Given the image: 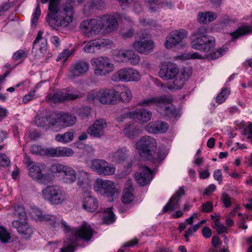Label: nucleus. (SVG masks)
<instances>
[{"label": "nucleus", "instance_id": "nucleus-35", "mask_svg": "<svg viewBox=\"0 0 252 252\" xmlns=\"http://www.w3.org/2000/svg\"><path fill=\"white\" fill-rule=\"evenodd\" d=\"M93 19H87L82 22L80 25L81 32L87 36H93Z\"/></svg>", "mask_w": 252, "mask_h": 252}, {"label": "nucleus", "instance_id": "nucleus-6", "mask_svg": "<svg viewBox=\"0 0 252 252\" xmlns=\"http://www.w3.org/2000/svg\"><path fill=\"white\" fill-rule=\"evenodd\" d=\"M119 92L113 88H104L98 91H92L88 95L89 100H98L103 104H115L117 103Z\"/></svg>", "mask_w": 252, "mask_h": 252}, {"label": "nucleus", "instance_id": "nucleus-19", "mask_svg": "<svg viewBox=\"0 0 252 252\" xmlns=\"http://www.w3.org/2000/svg\"><path fill=\"white\" fill-rule=\"evenodd\" d=\"M168 128L167 123L159 120L153 121L147 124L145 129L148 133L152 134H159L165 132Z\"/></svg>", "mask_w": 252, "mask_h": 252}, {"label": "nucleus", "instance_id": "nucleus-28", "mask_svg": "<svg viewBox=\"0 0 252 252\" xmlns=\"http://www.w3.org/2000/svg\"><path fill=\"white\" fill-rule=\"evenodd\" d=\"M132 119L138 121L140 123H146L151 119L152 113L145 109H138L131 111Z\"/></svg>", "mask_w": 252, "mask_h": 252}, {"label": "nucleus", "instance_id": "nucleus-63", "mask_svg": "<svg viewBox=\"0 0 252 252\" xmlns=\"http://www.w3.org/2000/svg\"><path fill=\"white\" fill-rule=\"evenodd\" d=\"M64 141L65 143L72 141L74 138V134L72 131L65 132L63 134Z\"/></svg>", "mask_w": 252, "mask_h": 252}, {"label": "nucleus", "instance_id": "nucleus-22", "mask_svg": "<svg viewBox=\"0 0 252 252\" xmlns=\"http://www.w3.org/2000/svg\"><path fill=\"white\" fill-rule=\"evenodd\" d=\"M103 29L106 32H110L116 30L118 27L116 14L114 15L106 14L100 17Z\"/></svg>", "mask_w": 252, "mask_h": 252}, {"label": "nucleus", "instance_id": "nucleus-32", "mask_svg": "<svg viewBox=\"0 0 252 252\" xmlns=\"http://www.w3.org/2000/svg\"><path fill=\"white\" fill-rule=\"evenodd\" d=\"M50 153L52 154L51 157H70L74 154L73 151L67 147H57L56 148H52L50 150Z\"/></svg>", "mask_w": 252, "mask_h": 252}, {"label": "nucleus", "instance_id": "nucleus-12", "mask_svg": "<svg viewBox=\"0 0 252 252\" xmlns=\"http://www.w3.org/2000/svg\"><path fill=\"white\" fill-rule=\"evenodd\" d=\"M140 78L141 75L139 72L131 67L122 68L111 76V80L116 82L138 81Z\"/></svg>", "mask_w": 252, "mask_h": 252}, {"label": "nucleus", "instance_id": "nucleus-34", "mask_svg": "<svg viewBox=\"0 0 252 252\" xmlns=\"http://www.w3.org/2000/svg\"><path fill=\"white\" fill-rule=\"evenodd\" d=\"M46 100L51 103L63 102L64 101V92L57 91L53 93H49L47 95Z\"/></svg>", "mask_w": 252, "mask_h": 252}, {"label": "nucleus", "instance_id": "nucleus-58", "mask_svg": "<svg viewBox=\"0 0 252 252\" xmlns=\"http://www.w3.org/2000/svg\"><path fill=\"white\" fill-rule=\"evenodd\" d=\"M138 242V240L137 239L135 238L132 240H130L126 243L122 248H124V249H120L118 251V252H127V250L126 249V247H132L134 245L137 244Z\"/></svg>", "mask_w": 252, "mask_h": 252}, {"label": "nucleus", "instance_id": "nucleus-64", "mask_svg": "<svg viewBox=\"0 0 252 252\" xmlns=\"http://www.w3.org/2000/svg\"><path fill=\"white\" fill-rule=\"evenodd\" d=\"M102 0H91L90 5L92 8H99L103 6Z\"/></svg>", "mask_w": 252, "mask_h": 252}, {"label": "nucleus", "instance_id": "nucleus-4", "mask_svg": "<svg viewBox=\"0 0 252 252\" xmlns=\"http://www.w3.org/2000/svg\"><path fill=\"white\" fill-rule=\"evenodd\" d=\"M207 29L204 26H200L192 33L194 36H197L191 42V46L195 50L209 52L214 46L215 38L210 36L206 35Z\"/></svg>", "mask_w": 252, "mask_h": 252}, {"label": "nucleus", "instance_id": "nucleus-20", "mask_svg": "<svg viewBox=\"0 0 252 252\" xmlns=\"http://www.w3.org/2000/svg\"><path fill=\"white\" fill-rule=\"evenodd\" d=\"M109 42L108 39L104 38L94 39L85 45L83 47V50L87 53H94L108 45Z\"/></svg>", "mask_w": 252, "mask_h": 252}, {"label": "nucleus", "instance_id": "nucleus-42", "mask_svg": "<svg viewBox=\"0 0 252 252\" xmlns=\"http://www.w3.org/2000/svg\"><path fill=\"white\" fill-rule=\"evenodd\" d=\"M93 36L98 34L103 29V25L102 23L100 17L97 19H93Z\"/></svg>", "mask_w": 252, "mask_h": 252}, {"label": "nucleus", "instance_id": "nucleus-49", "mask_svg": "<svg viewBox=\"0 0 252 252\" xmlns=\"http://www.w3.org/2000/svg\"><path fill=\"white\" fill-rule=\"evenodd\" d=\"M145 2L148 3L149 8L152 11H156L162 3L161 0H145Z\"/></svg>", "mask_w": 252, "mask_h": 252}, {"label": "nucleus", "instance_id": "nucleus-37", "mask_svg": "<svg viewBox=\"0 0 252 252\" xmlns=\"http://www.w3.org/2000/svg\"><path fill=\"white\" fill-rule=\"evenodd\" d=\"M13 216L18 219L17 220H28L24 208L20 204H15L14 206Z\"/></svg>", "mask_w": 252, "mask_h": 252}, {"label": "nucleus", "instance_id": "nucleus-14", "mask_svg": "<svg viewBox=\"0 0 252 252\" xmlns=\"http://www.w3.org/2000/svg\"><path fill=\"white\" fill-rule=\"evenodd\" d=\"M89 67L90 65L87 62L77 61L70 66L67 76L70 79H74L84 75L88 71Z\"/></svg>", "mask_w": 252, "mask_h": 252}, {"label": "nucleus", "instance_id": "nucleus-51", "mask_svg": "<svg viewBox=\"0 0 252 252\" xmlns=\"http://www.w3.org/2000/svg\"><path fill=\"white\" fill-rule=\"evenodd\" d=\"M41 14V11L40 9L39 4L38 3L36 5L35 10L33 14V17L32 20V26L33 27H35L37 23L39 16Z\"/></svg>", "mask_w": 252, "mask_h": 252}, {"label": "nucleus", "instance_id": "nucleus-11", "mask_svg": "<svg viewBox=\"0 0 252 252\" xmlns=\"http://www.w3.org/2000/svg\"><path fill=\"white\" fill-rule=\"evenodd\" d=\"M94 189L96 192L111 198L110 200H113L118 193L115 185L113 182L102 179L96 180L94 185Z\"/></svg>", "mask_w": 252, "mask_h": 252}, {"label": "nucleus", "instance_id": "nucleus-36", "mask_svg": "<svg viewBox=\"0 0 252 252\" xmlns=\"http://www.w3.org/2000/svg\"><path fill=\"white\" fill-rule=\"evenodd\" d=\"M52 148H43L41 146L37 145H33L31 148V153L33 154L41 156H48L51 157L52 154L50 153V150Z\"/></svg>", "mask_w": 252, "mask_h": 252}, {"label": "nucleus", "instance_id": "nucleus-15", "mask_svg": "<svg viewBox=\"0 0 252 252\" xmlns=\"http://www.w3.org/2000/svg\"><path fill=\"white\" fill-rule=\"evenodd\" d=\"M187 36V32L183 29L173 31L166 38L164 45L166 48H171L180 43Z\"/></svg>", "mask_w": 252, "mask_h": 252}, {"label": "nucleus", "instance_id": "nucleus-10", "mask_svg": "<svg viewBox=\"0 0 252 252\" xmlns=\"http://www.w3.org/2000/svg\"><path fill=\"white\" fill-rule=\"evenodd\" d=\"M94 73L96 76H103L113 71L114 69V64L106 57L94 58L91 61Z\"/></svg>", "mask_w": 252, "mask_h": 252}, {"label": "nucleus", "instance_id": "nucleus-21", "mask_svg": "<svg viewBox=\"0 0 252 252\" xmlns=\"http://www.w3.org/2000/svg\"><path fill=\"white\" fill-rule=\"evenodd\" d=\"M28 220H13L12 226L15 228L19 234L22 235L25 239L29 238L33 231L27 222Z\"/></svg>", "mask_w": 252, "mask_h": 252}, {"label": "nucleus", "instance_id": "nucleus-61", "mask_svg": "<svg viewBox=\"0 0 252 252\" xmlns=\"http://www.w3.org/2000/svg\"><path fill=\"white\" fill-rule=\"evenodd\" d=\"M202 211L204 213H209L213 211V204L211 202L207 201L201 206Z\"/></svg>", "mask_w": 252, "mask_h": 252}, {"label": "nucleus", "instance_id": "nucleus-31", "mask_svg": "<svg viewBox=\"0 0 252 252\" xmlns=\"http://www.w3.org/2000/svg\"><path fill=\"white\" fill-rule=\"evenodd\" d=\"M62 179L66 184H72L76 181L77 173L72 167L67 166L63 173Z\"/></svg>", "mask_w": 252, "mask_h": 252}, {"label": "nucleus", "instance_id": "nucleus-38", "mask_svg": "<svg viewBox=\"0 0 252 252\" xmlns=\"http://www.w3.org/2000/svg\"><path fill=\"white\" fill-rule=\"evenodd\" d=\"M90 179L89 175L85 171H82L79 172L77 185L82 188H87L89 186Z\"/></svg>", "mask_w": 252, "mask_h": 252}, {"label": "nucleus", "instance_id": "nucleus-7", "mask_svg": "<svg viewBox=\"0 0 252 252\" xmlns=\"http://www.w3.org/2000/svg\"><path fill=\"white\" fill-rule=\"evenodd\" d=\"M32 214V216L34 217L35 219L39 221L46 222L53 227H55L61 225L62 228L63 229L64 231L71 232L73 236H74V231L80 228L82 226L81 225L78 228L71 229L65 221L62 220L60 223V220L57 216L44 214L38 209H33Z\"/></svg>", "mask_w": 252, "mask_h": 252}, {"label": "nucleus", "instance_id": "nucleus-27", "mask_svg": "<svg viewBox=\"0 0 252 252\" xmlns=\"http://www.w3.org/2000/svg\"><path fill=\"white\" fill-rule=\"evenodd\" d=\"M53 120H55V117L51 115H37L35 118L34 122L37 126L47 130L51 127L55 128V125L53 124Z\"/></svg>", "mask_w": 252, "mask_h": 252}, {"label": "nucleus", "instance_id": "nucleus-18", "mask_svg": "<svg viewBox=\"0 0 252 252\" xmlns=\"http://www.w3.org/2000/svg\"><path fill=\"white\" fill-rule=\"evenodd\" d=\"M132 47L138 53L146 55L153 51L155 47V43L151 39H136L132 44Z\"/></svg>", "mask_w": 252, "mask_h": 252}, {"label": "nucleus", "instance_id": "nucleus-9", "mask_svg": "<svg viewBox=\"0 0 252 252\" xmlns=\"http://www.w3.org/2000/svg\"><path fill=\"white\" fill-rule=\"evenodd\" d=\"M157 146L156 140L153 137L148 135L141 137L136 144V148L139 155L145 158L148 157H151V154L154 153Z\"/></svg>", "mask_w": 252, "mask_h": 252}, {"label": "nucleus", "instance_id": "nucleus-1", "mask_svg": "<svg viewBox=\"0 0 252 252\" xmlns=\"http://www.w3.org/2000/svg\"><path fill=\"white\" fill-rule=\"evenodd\" d=\"M49 0H41L42 3H47ZM74 0H68L60 10L58 0H49L47 21L50 27L66 28L71 23L74 16L73 2Z\"/></svg>", "mask_w": 252, "mask_h": 252}, {"label": "nucleus", "instance_id": "nucleus-39", "mask_svg": "<svg viewBox=\"0 0 252 252\" xmlns=\"http://www.w3.org/2000/svg\"><path fill=\"white\" fill-rule=\"evenodd\" d=\"M84 94L77 90H74L71 91H67L64 92V101L74 100L79 98H82Z\"/></svg>", "mask_w": 252, "mask_h": 252}, {"label": "nucleus", "instance_id": "nucleus-57", "mask_svg": "<svg viewBox=\"0 0 252 252\" xmlns=\"http://www.w3.org/2000/svg\"><path fill=\"white\" fill-rule=\"evenodd\" d=\"M131 50H121L117 51L116 56L120 58H123L124 60L127 61Z\"/></svg>", "mask_w": 252, "mask_h": 252}, {"label": "nucleus", "instance_id": "nucleus-43", "mask_svg": "<svg viewBox=\"0 0 252 252\" xmlns=\"http://www.w3.org/2000/svg\"><path fill=\"white\" fill-rule=\"evenodd\" d=\"M103 216V221L106 224H110L115 220V215L111 211V208H107L105 210Z\"/></svg>", "mask_w": 252, "mask_h": 252}, {"label": "nucleus", "instance_id": "nucleus-62", "mask_svg": "<svg viewBox=\"0 0 252 252\" xmlns=\"http://www.w3.org/2000/svg\"><path fill=\"white\" fill-rule=\"evenodd\" d=\"M118 2L122 9H126L132 3L133 0H117Z\"/></svg>", "mask_w": 252, "mask_h": 252}, {"label": "nucleus", "instance_id": "nucleus-25", "mask_svg": "<svg viewBox=\"0 0 252 252\" xmlns=\"http://www.w3.org/2000/svg\"><path fill=\"white\" fill-rule=\"evenodd\" d=\"M153 177L152 171L147 166H142L140 173L135 174V178L141 186L148 184Z\"/></svg>", "mask_w": 252, "mask_h": 252}, {"label": "nucleus", "instance_id": "nucleus-59", "mask_svg": "<svg viewBox=\"0 0 252 252\" xmlns=\"http://www.w3.org/2000/svg\"><path fill=\"white\" fill-rule=\"evenodd\" d=\"M199 228V224H196L193 227H189L188 231H185L184 236L187 242L189 241V236L191 235L193 232H195Z\"/></svg>", "mask_w": 252, "mask_h": 252}, {"label": "nucleus", "instance_id": "nucleus-29", "mask_svg": "<svg viewBox=\"0 0 252 252\" xmlns=\"http://www.w3.org/2000/svg\"><path fill=\"white\" fill-rule=\"evenodd\" d=\"M128 152L125 148L118 149L111 153L109 158L116 163H124L128 158Z\"/></svg>", "mask_w": 252, "mask_h": 252}, {"label": "nucleus", "instance_id": "nucleus-40", "mask_svg": "<svg viewBox=\"0 0 252 252\" xmlns=\"http://www.w3.org/2000/svg\"><path fill=\"white\" fill-rule=\"evenodd\" d=\"M165 157V153L159 150L156 154L153 155V154H152L151 157H148L146 159L153 163H159L163 160Z\"/></svg>", "mask_w": 252, "mask_h": 252}, {"label": "nucleus", "instance_id": "nucleus-52", "mask_svg": "<svg viewBox=\"0 0 252 252\" xmlns=\"http://www.w3.org/2000/svg\"><path fill=\"white\" fill-rule=\"evenodd\" d=\"M66 166L61 164H54L51 166L50 171L55 173H63Z\"/></svg>", "mask_w": 252, "mask_h": 252}, {"label": "nucleus", "instance_id": "nucleus-50", "mask_svg": "<svg viewBox=\"0 0 252 252\" xmlns=\"http://www.w3.org/2000/svg\"><path fill=\"white\" fill-rule=\"evenodd\" d=\"M229 94V91L227 89H223L216 97V101L219 103H221L225 101Z\"/></svg>", "mask_w": 252, "mask_h": 252}, {"label": "nucleus", "instance_id": "nucleus-8", "mask_svg": "<svg viewBox=\"0 0 252 252\" xmlns=\"http://www.w3.org/2000/svg\"><path fill=\"white\" fill-rule=\"evenodd\" d=\"M43 199L53 205H59L66 200L65 191L58 186H49L42 190Z\"/></svg>", "mask_w": 252, "mask_h": 252}, {"label": "nucleus", "instance_id": "nucleus-5", "mask_svg": "<svg viewBox=\"0 0 252 252\" xmlns=\"http://www.w3.org/2000/svg\"><path fill=\"white\" fill-rule=\"evenodd\" d=\"M74 236L68 240L63 243V247L61 248V252H73L75 250L76 242L78 239H82L86 241H89L93 236V229L91 226L84 223L82 226L74 231Z\"/></svg>", "mask_w": 252, "mask_h": 252}, {"label": "nucleus", "instance_id": "nucleus-13", "mask_svg": "<svg viewBox=\"0 0 252 252\" xmlns=\"http://www.w3.org/2000/svg\"><path fill=\"white\" fill-rule=\"evenodd\" d=\"M91 169L101 176H110L115 173L116 168L113 164L104 159H94L91 160Z\"/></svg>", "mask_w": 252, "mask_h": 252}, {"label": "nucleus", "instance_id": "nucleus-56", "mask_svg": "<svg viewBox=\"0 0 252 252\" xmlns=\"http://www.w3.org/2000/svg\"><path fill=\"white\" fill-rule=\"evenodd\" d=\"M215 228L218 231L219 234H220L226 231V227L222 224L219 219L215 220Z\"/></svg>", "mask_w": 252, "mask_h": 252}, {"label": "nucleus", "instance_id": "nucleus-54", "mask_svg": "<svg viewBox=\"0 0 252 252\" xmlns=\"http://www.w3.org/2000/svg\"><path fill=\"white\" fill-rule=\"evenodd\" d=\"M10 238V234L2 227H0V240L3 243H6Z\"/></svg>", "mask_w": 252, "mask_h": 252}, {"label": "nucleus", "instance_id": "nucleus-2", "mask_svg": "<svg viewBox=\"0 0 252 252\" xmlns=\"http://www.w3.org/2000/svg\"><path fill=\"white\" fill-rule=\"evenodd\" d=\"M191 73L189 67L183 68L180 71L176 64L167 62L160 64L158 76L164 80H170L167 84V88L172 90L182 88Z\"/></svg>", "mask_w": 252, "mask_h": 252}, {"label": "nucleus", "instance_id": "nucleus-26", "mask_svg": "<svg viewBox=\"0 0 252 252\" xmlns=\"http://www.w3.org/2000/svg\"><path fill=\"white\" fill-rule=\"evenodd\" d=\"M29 174L39 183L46 184L49 181L47 175L42 173L41 168L37 165L33 164L29 167Z\"/></svg>", "mask_w": 252, "mask_h": 252}, {"label": "nucleus", "instance_id": "nucleus-55", "mask_svg": "<svg viewBox=\"0 0 252 252\" xmlns=\"http://www.w3.org/2000/svg\"><path fill=\"white\" fill-rule=\"evenodd\" d=\"M10 160L5 154L0 153V166L5 167L10 165Z\"/></svg>", "mask_w": 252, "mask_h": 252}, {"label": "nucleus", "instance_id": "nucleus-33", "mask_svg": "<svg viewBox=\"0 0 252 252\" xmlns=\"http://www.w3.org/2000/svg\"><path fill=\"white\" fill-rule=\"evenodd\" d=\"M217 17V14L213 12H199L197 14V20L200 23L206 24L214 20Z\"/></svg>", "mask_w": 252, "mask_h": 252}, {"label": "nucleus", "instance_id": "nucleus-45", "mask_svg": "<svg viewBox=\"0 0 252 252\" xmlns=\"http://www.w3.org/2000/svg\"><path fill=\"white\" fill-rule=\"evenodd\" d=\"M28 51L26 49L19 50L13 54L12 58L15 61H24L28 57Z\"/></svg>", "mask_w": 252, "mask_h": 252}, {"label": "nucleus", "instance_id": "nucleus-44", "mask_svg": "<svg viewBox=\"0 0 252 252\" xmlns=\"http://www.w3.org/2000/svg\"><path fill=\"white\" fill-rule=\"evenodd\" d=\"M126 62L131 65H136L140 63V57L134 51L131 50Z\"/></svg>", "mask_w": 252, "mask_h": 252}, {"label": "nucleus", "instance_id": "nucleus-16", "mask_svg": "<svg viewBox=\"0 0 252 252\" xmlns=\"http://www.w3.org/2000/svg\"><path fill=\"white\" fill-rule=\"evenodd\" d=\"M53 124L55 125V128L59 127L64 128L74 125L76 122V118L74 115L68 113L58 114L55 117Z\"/></svg>", "mask_w": 252, "mask_h": 252}, {"label": "nucleus", "instance_id": "nucleus-24", "mask_svg": "<svg viewBox=\"0 0 252 252\" xmlns=\"http://www.w3.org/2000/svg\"><path fill=\"white\" fill-rule=\"evenodd\" d=\"M43 32L39 31L33 43L32 52L36 54H43L47 49V39L42 37Z\"/></svg>", "mask_w": 252, "mask_h": 252}, {"label": "nucleus", "instance_id": "nucleus-41", "mask_svg": "<svg viewBox=\"0 0 252 252\" xmlns=\"http://www.w3.org/2000/svg\"><path fill=\"white\" fill-rule=\"evenodd\" d=\"M124 133L131 139H134L138 134L135 127L132 125H126L124 129Z\"/></svg>", "mask_w": 252, "mask_h": 252}, {"label": "nucleus", "instance_id": "nucleus-23", "mask_svg": "<svg viewBox=\"0 0 252 252\" xmlns=\"http://www.w3.org/2000/svg\"><path fill=\"white\" fill-rule=\"evenodd\" d=\"M185 193L183 187L180 188L179 190L171 197L167 204L164 207L163 212L166 213L168 211H172L179 208L180 207L179 201L181 196L184 195Z\"/></svg>", "mask_w": 252, "mask_h": 252}, {"label": "nucleus", "instance_id": "nucleus-30", "mask_svg": "<svg viewBox=\"0 0 252 252\" xmlns=\"http://www.w3.org/2000/svg\"><path fill=\"white\" fill-rule=\"evenodd\" d=\"M98 203L96 199L89 193L86 194L83 200V208L90 212H94L97 210Z\"/></svg>", "mask_w": 252, "mask_h": 252}, {"label": "nucleus", "instance_id": "nucleus-60", "mask_svg": "<svg viewBox=\"0 0 252 252\" xmlns=\"http://www.w3.org/2000/svg\"><path fill=\"white\" fill-rule=\"evenodd\" d=\"M35 95V91L32 90L30 92V93L25 95L23 98V102L24 103H27L32 99H34Z\"/></svg>", "mask_w": 252, "mask_h": 252}, {"label": "nucleus", "instance_id": "nucleus-46", "mask_svg": "<svg viewBox=\"0 0 252 252\" xmlns=\"http://www.w3.org/2000/svg\"><path fill=\"white\" fill-rule=\"evenodd\" d=\"M134 199L133 194L129 191V189L125 188L124 189V194L122 198V201L125 204L130 203Z\"/></svg>", "mask_w": 252, "mask_h": 252}, {"label": "nucleus", "instance_id": "nucleus-53", "mask_svg": "<svg viewBox=\"0 0 252 252\" xmlns=\"http://www.w3.org/2000/svg\"><path fill=\"white\" fill-rule=\"evenodd\" d=\"M221 200L226 208H229L232 204V198H231L226 192H223L221 194Z\"/></svg>", "mask_w": 252, "mask_h": 252}, {"label": "nucleus", "instance_id": "nucleus-48", "mask_svg": "<svg viewBox=\"0 0 252 252\" xmlns=\"http://www.w3.org/2000/svg\"><path fill=\"white\" fill-rule=\"evenodd\" d=\"M250 32L249 27H244L239 28L235 32H233L231 33V35L234 38H237L239 36L249 33Z\"/></svg>", "mask_w": 252, "mask_h": 252}, {"label": "nucleus", "instance_id": "nucleus-47", "mask_svg": "<svg viewBox=\"0 0 252 252\" xmlns=\"http://www.w3.org/2000/svg\"><path fill=\"white\" fill-rule=\"evenodd\" d=\"M121 97L122 101L123 102H128L132 98V93L130 90L127 88H126L123 92L120 94L118 98Z\"/></svg>", "mask_w": 252, "mask_h": 252}, {"label": "nucleus", "instance_id": "nucleus-17", "mask_svg": "<svg viewBox=\"0 0 252 252\" xmlns=\"http://www.w3.org/2000/svg\"><path fill=\"white\" fill-rule=\"evenodd\" d=\"M106 127V121L103 119H99L95 120L94 124L88 127L87 133L94 138H99L104 135V129Z\"/></svg>", "mask_w": 252, "mask_h": 252}, {"label": "nucleus", "instance_id": "nucleus-3", "mask_svg": "<svg viewBox=\"0 0 252 252\" xmlns=\"http://www.w3.org/2000/svg\"><path fill=\"white\" fill-rule=\"evenodd\" d=\"M172 100L170 95H163L158 97L145 98L138 103V105L142 107H149L155 105L157 107L158 111L161 115L177 118L179 117L178 111L171 107L170 104Z\"/></svg>", "mask_w": 252, "mask_h": 252}]
</instances>
